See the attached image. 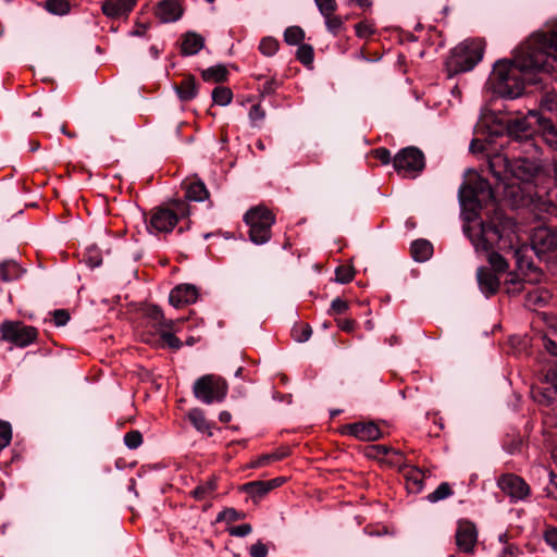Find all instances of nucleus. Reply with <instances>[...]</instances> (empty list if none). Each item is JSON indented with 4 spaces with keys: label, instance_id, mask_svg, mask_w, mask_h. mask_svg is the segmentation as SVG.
<instances>
[{
    "label": "nucleus",
    "instance_id": "obj_1",
    "mask_svg": "<svg viewBox=\"0 0 557 557\" xmlns=\"http://www.w3.org/2000/svg\"><path fill=\"white\" fill-rule=\"evenodd\" d=\"M557 71V21L532 34L512 61H497L488 78L494 94L515 99L525 84H536L535 75Z\"/></svg>",
    "mask_w": 557,
    "mask_h": 557
},
{
    "label": "nucleus",
    "instance_id": "obj_2",
    "mask_svg": "<svg viewBox=\"0 0 557 557\" xmlns=\"http://www.w3.org/2000/svg\"><path fill=\"white\" fill-rule=\"evenodd\" d=\"M170 208L158 207L151 210L147 228L151 234L171 233L180 220L190 215V207L186 200L173 199Z\"/></svg>",
    "mask_w": 557,
    "mask_h": 557
},
{
    "label": "nucleus",
    "instance_id": "obj_3",
    "mask_svg": "<svg viewBox=\"0 0 557 557\" xmlns=\"http://www.w3.org/2000/svg\"><path fill=\"white\" fill-rule=\"evenodd\" d=\"M484 45L481 40H466L455 47L445 62L448 76L471 71L483 58Z\"/></svg>",
    "mask_w": 557,
    "mask_h": 557
},
{
    "label": "nucleus",
    "instance_id": "obj_4",
    "mask_svg": "<svg viewBox=\"0 0 557 557\" xmlns=\"http://www.w3.org/2000/svg\"><path fill=\"white\" fill-rule=\"evenodd\" d=\"M244 221L248 225L249 239L256 245H263L271 239V228L276 219L275 214L264 206L250 208L244 215Z\"/></svg>",
    "mask_w": 557,
    "mask_h": 557
},
{
    "label": "nucleus",
    "instance_id": "obj_5",
    "mask_svg": "<svg viewBox=\"0 0 557 557\" xmlns=\"http://www.w3.org/2000/svg\"><path fill=\"white\" fill-rule=\"evenodd\" d=\"M227 392L226 380L218 374H205L198 377L193 385L195 398L205 405L224 401Z\"/></svg>",
    "mask_w": 557,
    "mask_h": 557
},
{
    "label": "nucleus",
    "instance_id": "obj_6",
    "mask_svg": "<svg viewBox=\"0 0 557 557\" xmlns=\"http://www.w3.org/2000/svg\"><path fill=\"white\" fill-rule=\"evenodd\" d=\"M458 197L461 206L476 211L494 200V191L487 180L476 177L474 182L460 186Z\"/></svg>",
    "mask_w": 557,
    "mask_h": 557
},
{
    "label": "nucleus",
    "instance_id": "obj_7",
    "mask_svg": "<svg viewBox=\"0 0 557 557\" xmlns=\"http://www.w3.org/2000/svg\"><path fill=\"white\" fill-rule=\"evenodd\" d=\"M395 171L404 177H416L425 166L423 152L417 147L400 149L393 158Z\"/></svg>",
    "mask_w": 557,
    "mask_h": 557
},
{
    "label": "nucleus",
    "instance_id": "obj_8",
    "mask_svg": "<svg viewBox=\"0 0 557 557\" xmlns=\"http://www.w3.org/2000/svg\"><path fill=\"white\" fill-rule=\"evenodd\" d=\"M471 242L475 250L490 251L494 247L499 250L513 249L512 240L505 238L503 231L493 223H482L480 233L475 237H471Z\"/></svg>",
    "mask_w": 557,
    "mask_h": 557
},
{
    "label": "nucleus",
    "instance_id": "obj_9",
    "mask_svg": "<svg viewBox=\"0 0 557 557\" xmlns=\"http://www.w3.org/2000/svg\"><path fill=\"white\" fill-rule=\"evenodd\" d=\"M1 339L17 347L33 344L38 336L37 329L20 321L5 320L0 324Z\"/></svg>",
    "mask_w": 557,
    "mask_h": 557
},
{
    "label": "nucleus",
    "instance_id": "obj_10",
    "mask_svg": "<svg viewBox=\"0 0 557 557\" xmlns=\"http://www.w3.org/2000/svg\"><path fill=\"white\" fill-rule=\"evenodd\" d=\"M543 384L532 388V397L540 405L550 406L557 400V368L547 370Z\"/></svg>",
    "mask_w": 557,
    "mask_h": 557
},
{
    "label": "nucleus",
    "instance_id": "obj_11",
    "mask_svg": "<svg viewBox=\"0 0 557 557\" xmlns=\"http://www.w3.org/2000/svg\"><path fill=\"white\" fill-rule=\"evenodd\" d=\"M341 434L352 436L359 441H376L382 437V431L379 425L372 421H360L345 424L339 430Z\"/></svg>",
    "mask_w": 557,
    "mask_h": 557
},
{
    "label": "nucleus",
    "instance_id": "obj_12",
    "mask_svg": "<svg viewBox=\"0 0 557 557\" xmlns=\"http://www.w3.org/2000/svg\"><path fill=\"white\" fill-rule=\"evenodd\" d=\"M499 488L513 499H523L530 493V487L525 481L512 473L503 474L498 479Z\"/></svg>",
    "mask_w": 557,
    "mask_h": 557
},
{
    "label": "nucleus",
    "instance_id": "obj_13",
    "mask_svg": "<svg viewBox=\"0 0 557 557\" xmlns=\"http://www.w3.org/2000/svg\"><path fill=\"white\" fill-rule=\"evenodd\" d=\"M138 0H103L102 14L110 20H127Z\"/></svg>",
    "mask_w": 557,
    "mask_h": 557
},
{
    "label": "nucleus",
    "instance_id": "obj_14",
    "mask_svg": "<svg viewBox=\"0 0 557 557\" xmlns=\"http://www.w3.org/2000/svg\"><path fill=\"white\" fill-rule=\"evenodd\" d=\"M532 247L539 256L557 249L556 227L543 226L536 228L532 236Z\"/></svg>",
    "mask_w": 557,
    "mask_h": 557
},
{
    "label": "nucleus",
    "instance_id": "obj_15",
    "mask_svg": "<svg viewBox=\"0 0 557 557\" xmlns=\"http://www.w3.org/2000/svg\"><path fill=\"white\" fill-rule=\"evenodd\" d=\"M478 541V531L470 521H461L456 532V545L460 552L472 553Z\"/></svg>",
    "mask_w": 557,
    "mask_h": 557
},
{
    "label": "nucleus",
    "instance_id": "obj_16",
    "mask_svg": "<svg viewBox=\"0 0 557 557\" xmlns=\"http://www.w3.org/2000/svg\"><path fill=\"white\" fill-rule=\"evenodd\" d=\"M198 288L193 284H181L175 286L169 297L170 304L175 308H182L197 301Z\"/></svg>",
    "mask_w": 557,
    "mask_h": 557
},
{
    "label": "nucleus",
    "instance_id": "obj_17",
    "mask_svg": "<svg viewBox=\"0 0 557 557\" xmlns=\"http://www.w3.org/2000/svg\"><path fill=\"white\" fill-rule=\"evenodd\" d=\"M181 15V7L176 0H162L157 5L156 16L163 23L175 22Z\"/></svg>",
    "mask_w": 557,
    "mask_h": 557
},
{
    "label": "nucleus",
    "instance_id": "obj_18",
    "mask_svg": "<svg viewBox=\"0 0 557 557\" xmlns=\"http://www.w3.org/2000/svg\"><path fill=\"white\" fill-rule=\"evenodd\" d=\"M476 275L482 293L486 296H491L498 292L500 281L493 271L486 268H480Z\"/></svg>",
    "mask_w": 557,
    "mask_h": 557
},
{
    "label": "nucleus",
    "instance_id": "obj_19",
    "mask_svg": "<svg viewBox=\"0 0 557 557\" xmlns=\"http://www.w3.org/2000/svg\"><path fill=\"white\" fill-rule=\"evenodd\" d=\"M182 186L185 189L186 200L203 201L209 198V191L205 183L199 180H186Z\"/></svg>",
    "mask_w": 557,
    "mask_h": 557
},
{
    "label": "nucleus",
    "instance_id": "obj_20",
    "mask_svg": "<svg viewBox=\"0 0 557 557\" xmlns=\"http://www.w3.org/2000/svg\"><path fill=\"white\" fill-rule=\"evenodd\" d=\"M147 318L158 333L164 329L174 330L175 327L176 322L165 319L162 310L157 306H150L147 309Z\"/></svg>",
    "mask_w": 557,
    "mask_h": 557
},
{
    "label": "nucleus",
    "instance_id": "obj_21",
    "mask_svg": "<svg viewBox=\"0 0 557 557\" xmlns=\"http://www.w3.org/2000/svg\"><path fill=\"white\" fill-rule=\"evenodd\" d=\"M187 418L193 424V426L209 436H211L212 433V423L209 422L205 416V412L200 408H193L188 411Z\"/></svg>",
    "mask_w": 557,
    "mask_h": 557
},
{
    "label": "nucleus",
    "instance_id": "obj_22",
    "mask_svg": "<svg viewBox=\"0 0 557 557\" xmlns=\"http://www.w3.org/2000/svg\"><path fill=\"white\" fill-rule=\"evenodd\" d=\"M205 46V39L202 36L196 33H187L181 45V52L184 55H194L198 53Z\"/></svg>",
    "mask_w": 557,
    "mask_h": 557
},
{
    "label": "nucleus",
    "instance_id": "obj_23",
    "mask_svg": "<svg viewBox=\"0 0 557 557\" xmlns=\"http://www.w3.org/2000/svg\"><path fill=\"white\" fill-rule=\"evenodd\" d=\"M530 115L536 119L540 125L543 127V137L546 144L550 148L557 150V126H554L549 120L540 117L535 112H530Z\"/></svg>",
    "mask_w": 557,
    "mask_h": 557
},
{
    "label": "nucleus",
    "instance_id": "obj_24",
    "mask_svg": "<svg viewBox=\"0 0 557 557\" xmlns=\"http://www.w3.org/2000/svg\"><path fill=\"white\" fill-rule=\"evenodd\" d=\"M410 251L416 261L424 262L431 258L433 253V246L426 239H418L411 244Z\"/></svg>",
    "mask_w": 557,
    "mask_h": 557
},
{
    "label": "nucleus",
    "instance_id": "obj_25",
    "mask_svg": "<svg viewBox=\"0 0 557 557\" xmlns=\"http://www.w3.org/2000/svg\"><path fill=\"white\" fill-rule=\"evenodd\" d=\"M176 92L182 101H189L197 96V85L194 76H186L176 86Z\"/></svg>",
    "mask_w": 557,
    "mask_h": 557
},
{
    "label": "nucleus",
    "instance_id": "obj_26",
    "mask_svg": "<svg viewBox=\"0 0 557 557\" xmlns=\"http://www.w3.org/2000/svg\"><path fill=\"white\" fill-rule=\"evenodd\" d=\"M408 487L414 492H419L423 487L424 472L418 467H409L405 471Z\"/></svg>",
    "mask_w": 557,
    "mask_h": 557
},
{
    "label": "nucleus",
    "instance_id": "obj_27",
    "mask_svg": "<svg viewBox=\"0 0 557 557\" xmlns=\"http://www.w3.org/2000/svg\"><path fill=\"white\" fill-rule=\"evenodd\" d=\"M242 491L251 496L255 500L262 498L270 492L267 481H252L245 483L242 486Z\"/></svg>",
    "mask_w": 557,
    "mask_h": 557
},
{
    "label": "nucleus",
    "instance_id": "obj_28",
    "mask_svg": "<svg viewBox=\"0 0 557 557\" xmlns=\"http://www.w3.org/2000/svg\"><path fill=\"white\" fill-rule=\"evenodd\" d=\"M22 272V268L15 261H5L0 264V277L4 282L17 280Z\"/></svg>",
    "mask_w": 557,
    "mask_h": 557
},
{
    "label": "nucleus",
    "instance_id": "obj_29",
    "mask_svg": "<svg viewBox=\"0 0 557 557\" xmlns=\"http://www.w3.org/2000/svg\"><path fill=\"white\" fill-rule=\"evenodd\" d=\"M508 132L517 139L527 138L531 135L530 124L525 119H517L508 125Z\"/></svg>",
    "mask_w": 557,
    "mask_h": 557
},
{
    "label": "nucleus",
    "instance_id": "obj_30",
    "mask_svg": "<svg viewBox=\"0 0 557 557\" xmlns=\"http://www.w3.org/2000/svg\"><path fill=\"white\" fill-rule=\"evenodd\" d=\"M323 18L327 32L333 36H338L346 28L345 18L336 14V12L324 15Z\"/></svg>",
    "mask_w": 557,
    "mask_h": 557
},
{
    "label": "nucleus",
    "instance_id": "obj_31",
    "mask_svg": "<svg viewBox=\"0 0 557 557\" xmlns=\"http://www.w3.org/2000/svg\"><path fill=\"white\" fill-rule=\"evenodd\" d=\"M228 71L224 65H214L205 70L201 74L203 81L211 83H221L226 81Z\"/></svg>",
    "mask_w": 557,
    "mask_h": 557
},
{
    "label": "nucleus",
    "instance_id": "obj_32",
    "mask_svg": "<svg viewBox=\"0 0 557 557\" xmlns=\"http://www.w3.org/2000/svg\"><path fill=\"white\" fill-rule=\"evenodd\" d=\"M306 37L305 30L300 26H289L284 32V41L289 46H299L304 44Z\"/></svg>",
    "mask_w": 557,
    "mask_h": 557
},
{
    "label": "nucleus",
    "instance_id": "obj_33",
    "mask_svg": "<svg viewBox=\"0 0 557 557\" xmlns=\"http://www.w3.org/2000/svg\"><path fill=\"white\" fill-rule=\"evenodd\" d=\"M44 8L51 14L65 15L71 10L69 0H46Z\"/></svg>",
    "mask_w": 557,
    "mask_h": 557
},
{
    "label": "nucleus",
    "instance_id": "obj_34",
    "mask_svg": "<svg viewBox=\"0 0 557 557\" xmlns=\"http://www.w3.org/2000/svg\"><path fill=\"white\" fill-rule=\"evenodd\" d=\"M233 99V92L228 87L218 86L212 90V100L218 106H227Z\"/></svg>",
    "mask_w": 557,
    "mask_h": 557
},
{
    "label": "nucleus",
    "instance_id": "obj_35",
    "mask_svg": "<svg viewBox=\"0 0 557 557\" xmlns=\"http://www.w3.org/2000/svg\"><path fill=\"white\" fill-rule=\"evenodd\" d=\"M216 490V483L214 480L198 485L191 491V495L197 500H203L214 493Z\"/></svg>",
    "mask_w": 557,
    "mask_h": 557
},
{
    "label": "nucleus",
    "instance_id": "obj_36",
    "mask_svg": "<svg viewBox=\"0 0 557 557\" xmlns=\"http://www.w3.org/2000/svg\"><path fill=\"white\" fill-rule=\"evenodd\" d=\"M296 59L306 66L311 65L314 60L313 47L308 44L299 45L296 51Z\"/></svg>",
    "mask_w": 557,
    "mask_h": 557
},
{
    "label": "nucleus",
    "instance_id": "obj_37",
    "mask_svg": "<svg viewBox=\"0 0 557 557\" xmlns=\"http://www.w3.org/2000/svg\"><path fill=\"white\" fill-rule=\"evenodd\" d=\"M356 36L360 39H369L375 34V24L369 20H363L355 25Z\"/></svg>",
    "mask_w": 557,
    "mask_h": 557
},
{
    "label": "nucleus",
    "instance_id": "obj_38",
    "mask_svg": "<svg viewBox=\"0 0 557 557\" xmlns=\"http://www.w3.org/2000/svg\"><path fill=\"white\" fill-rule=\"evenodd\" d=\"M312 334L311 326L307 323L295 324L292 329V337L298 343L307 342Z\"/></svg>",
    "mask_w": 557,
    "mask_h": 557
},
{
    "label": "nucleus",
    "instance_id": "obj_39",
    "mask_svg": "<svg viewBox=\"0 0 557 557\" xmlns=\"http://www.w3.org/2000/svg\"><path fill=\"white\" fill-rule=\"evenodd\" d=\"M280 48V42L273 37H264L259 44V51L265 57L274 55Z\"/></svg>",
    "mask_w": 557,
    "mask_h": 557
},
{
    "label": "nucleus",
    "instance_id": "obj_40",
    "mask_svg": "<svg viewBox=\"0 0 557 557\" xmlns=\"http://www.w3.org/2000/svg\"><path fill=\"white\" fill-rule=\"evenodd\" d=\"M453 494L450 485L446 482L441 483L432 493L428 495L431 503H437L449 497Z\"/></svg>",
    "mask_w": 557,
    "mask_h": 557
},
{
    "label": "nucleus",
    "instance_id": "obj_41",
    "mask_svg": "<svg viewBox=\"0 0 557 557\" xmlns=\"http://www.w3.org/2000/svg\"><path fill=\"white\" fill-rule=\"evenodd\" d=\"M355 271L350 265H339L335 270V280L338 283L346 284L354 280Z\"/></svg>",
    "mask_w": 557,
    "mask_h": 557
},
{
    "label": "nucleus",
    "instance_id": "obj_42",
    "mask_svg": "<svg viewBox=\"0 0 557 557\" xmlns=\"http://www.w3.org/2000/svg\"><path fill=\"white\" fill-rule=\"evenodd\" d=\"M174 330L164 329L159 332L161 339L172 349H180L183 346V343L178 337H176L173 333Z\"/></svg>",
    "mask_w": 557,
    "mask_h": 557
},
{
    "label": "nucleus",
    "instance_id": "obj_43",
    "mask_svg": "<svg viewBox=\"0 0 557 557\" xmlns=\"http://www.w3.org/2000/svg\"><path fill=\"white\" fill-rule=\"evenodd\" d=\"M12 440V428L7 421L0 420V451L10 445Z\"/></svg>",
    "mask_w": 557,
    "mask_h": 557
},
{
    "label": "nucleus",
    "instance_id": "obj_44",
    "mask_svg": "<svg viewBox=\"0 0 557 557\" xmlns=\"http://www.w3.org/2000/svg\"><path fill=\"white\" fill-rule=\"evenodd\" d=\"M505 286L508 294H519L523 289V282L518 274L510 273Z\"/></svg>",
    "mask_w": 557,
    "mask_h": 557
},
{
    "label": "nucleus",
    "instance_id": "obj_45",
    "mask_svg": "<svg viewBox=\"0 0 557 557\" xmlns=\"http://www.w3.org/2000/svg\"><path fill=\"white\" fill-rule=\"evenodd\" d=\"M488 262L495 272H505L508 268L507 261L498 252H491L488 256Z\"/></svg>",
    "mask_w": 557,
    "mask_h": 557
},
{
    "label": "nucleus",
    "instance_id": "obj_46",
    "mask_svg": "<svg viewBox=\"0 0 557 557\" xmlns=\"http://www.w3.org/2000/svg\"><path fill=\"white\" fill-rule=\"evenodd\" d=\"M314 3L322 16L335 13L337 10L336 0H314Z\"/></svg>",
    "mask_w": 557,
    "mask_h": 557
},
{
    "label": "nucleus",
    "instance_id": "obj_47",
    "mask_svg": "<svg viewBox=\"0 0 557 557\" xmlns=\"http://www.w3.org/2000/svg\"><path fill=\"white\" fill-rule=\"evenodd\" d=\"M265 112L259 103L252 104L249 110V120L252 126H259L264 120Z\"/></svg>",
    "mask_w": 557,
    "mask_h": 557
},
{
    "label": "nucleus",
    "instance_id": "obj_48",
    "mask_svg": "<svg viewBox=\"0 0 557 557\" xmlns=\"http://www.w3.org/2000/svg\"><path fill=\"white\" fill-rule=\"evenodd\" d=\"M389 451L399 454L398 451L394 450L392 447L386 445H371L367 448V456L370 458H379L381 456L387 455Z\"/></svg>",
    "mask_w": 557,
    "mask_h": 557
},
{
    "label": "nucleus",
    "instance_id": "obj_49",
    "mask_svg": "<svg viewBox=\"0 0 557 557\" xmlns=\"http://www.w3.org/2000/svg\"><path fill=\"white\" fill-rule=\"evenodd\" d=\"M545 543L557 553V527L547 525L543 533Z\"/></svg>",
    "mask_w": 557,
    "mask_h": 557
},
{
    "label": "nucleus",
    "instance_id": "obj_50",
    "mask_svg": "<svg viewBox=\"0 0 557 557\" xmlns=\"http://www.w3.org/2000/svg\"><path fill=\"white\" fill-rule=\"evenodd\" d=\"M124 443L128 448L135 449L141 445L143 435L139 431L127 432L124 436Z\"/></svg>",
    "mask_w": 557,
    "mask_h": 557
},
{
    "label": "nucleus",
    "instance_id": "obj_51",
    "mask_svg": "<svg viewBox=\"0 0 557 557\" xmlns=\"http://www.w3.org/2000/svg\"><path fill=\"white\" fill-rule=\"evenodd\" d=\"M244 518V513H240L234 508H226L219 512L216 520L218 521H227L234 522Z\"/></svg>",
    "mask_w": 557,
    "mask_h": 557
},
{
    "label": "nucleus",
    "instance_id": "obj_52",
    "mask_svg": "<svg viewBox=\"0 0 557 557\" xmlns=\"http://www.w3.org/2000/svg\"><path fill=\"white\" fill-rule=\"evenodd\" d=\"M374 159L379 160L382 164L386 165L393 162V158L388 149L384 147L376 148L372 151Z\"/></svg>",
    "mask_w": 557,
    "mask_h": 557
},
{
    "label": "nucleus",
    "instance_id": "obj_53",
    "mask_svg": "<svg viewBox=\"0 0 557 557\" xmlns=\"http://www.w3.org/2000/svg\"><path fill=\"white\" fill-rule=\"evenodd\" d=\"M349 308V305L346 300L337 297L331 304L330 313L331 314H343Z\"/></svg>",
    "mask_w": 557,
    "mask_h": 557
},
{
    "label": "nucleus",
    "instance_id": "obj_54",
    "mask_svg": "<svg viewBox=\"0 0 557 557\" xmlns=\"http://www.w3.org/2000/svg\"><path fill=\"white\" fill-rule=\"evenodd\" d=\"M252 531V528L249 523H243L239 525H235L228 529V533L232 536L236 537H244L250 534Z\"/></svg>",
    "mask_w": 557,
    "mask_h": 557
},
{
    "label": "nucleus",
    "instance_id": "obj_55",
    "mask_svg": "<svg viewBox=\"0 0 557 557\" xmlns=\"http://www.w3.org/2000/svg\"><path fill=\"white\" fill-rule=\"evenodd\" d=\"M70 320V313L64 309H58L53 312V323L57 326H64Z\"/></svg>",
    "mask_w": 557,
    "mask_h": 557
},
{
    "label": "nucleus",
    "instance_id": "obj_56",
    "mask_svg": "<svg viewBox=\"0 0 557 557\" xmlns=\"http://www.w3.org/2000/svg\"><path fill=\"white\" fill-rule=\"evenodd\" d=\"M249 555L251 557H267L268 547L262 542H257L256 544L251 545Z\"/></svg>",
    "mask_w": 557,
    "mask_h": 557
},
{
    "label": "nucleus",
    "instance_id": "obj_57",
    "mask_svg": "<svg viewBox=\"0 0 557 557\" xmlns=\"http://www.w3.org/2000/svg\"><path fill=\"white\" fill-rule=\"evenodd\" d=\"M549 298V295L547 292H542L539 294L537 292L529 293L528 300L529 302H532L534 305H543L545 304Z\"/></svg>",
    "mask_w": 557,
    "mask_h": 557
},
{
    "label": "nucleus",
    "instance_id": "obj_58",
    "mask_svg": "<svg viewBox=\"0 0 557 557\" xmlns=\"http://www.w3.org/2000/svg\"><path fill=\"white\" fill-rule=\"evenodd\" d=\"M285 456H286V453H274V454H270V455H264V456L260 457V459L258 460L257 465L258 466H263V465H267V463H269L270 461H273V460H281Z\"/></svg>",
    "mask_w": 557,
    "mask_h": 557
},
{
    "label": "nucleus",
    "instance_id": "obj_59",
    "mask_svg": "<svg viewBox=\"0 0 557 557\" xmlns=\"http://www.w3.org/2000/svg\"><path fill=\"white\" fill-rule=\"evenodd\" d=\"M543 345L550 355L557 357V339L543 336Z\"/></svg>",
    "mask_w": 557,
    "mask_h": 557
},
{
    "label": "nucleus",
    "instance_id": "obj_60",
    "mask_svg": "<svg viewBox=\"0 0 557 557\" xmlns=\"http://www.w3.org/2000/svg\"><path fill=\"white\" fill-rule=\"evenodd\" d=\"M520 553V548L515 544H506L503 549L502 557H518Z\"/></svg>",
    "mask_w": 557,
    "mask_h": 557
},
{
    "label": "nucleus",
    "instance_id": "obj_61",
    "mask_svg": "<svg viewBox=\"0 0 557 557\" xmlns=\"http://www.w3.org/2000/svg\"><path fill=\"white\" fill-rule=\"evenodd\" d=\"M337 326L342 330V331H345V332H352L355 330V326H356V321L352 320V319H344V320H338L337 321Z\"/></svg>",
    "mask_w": 557,
    "mask_h": 557
},
{
    "label": "nucleus",
    "instance_id": "obj_62",
    "mask_svg": "<svg viewBox=\"0 0 557 557\" xmlns=\"http://www.w3.org/2000/svg\"><path fill=\"white\" fill-rule=\"evenodd\" d=\"M278 88V82L274 78L267 81L262 86L263 94H273Z\"/></svg>",
    "mask_w": 557,
    "mask_h": 557
},
{
    "label": "nucleus",
    "instance_id": "obj_63",
    "mask_svg": "<svg viewBox=\"0 0 557 557\" xmlns=\"http://www.w3.org/2000/svg\"><path fill=\"white\" fill-rule=\"evenodd\" d=\"M349 3H354L363 11H368L372 7V0H349Z\"/></svg>",
    "mask_w": 557,
    "mask_h": 557
},
{
    "label": "nucleus",
    "instance_id": "obj_64",
    "mask_svg": "<svg viewBox=\"0 0 557 557\" xmlns=\"http://www.w3.org/2000/svg\"><path fill=\"white\" fill-rule=\"evenodd\" d=\"M285 482L284 478H275L272 480L267 481V485L269 486V490L272 491L278 486H281Z\"/></svg>",
    "mask_w": 557,
    "mask_h": 557
}]
</instances>
